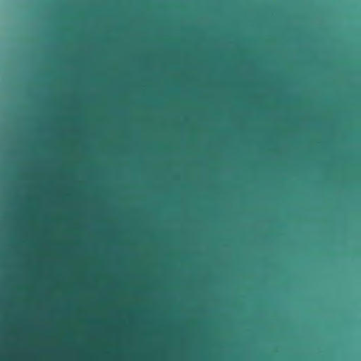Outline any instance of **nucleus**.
Returning <instances> with one entry per match:
<instances>
[{"label": "nucleus", "instance_id": "1", "mask_svg": "<svg viewBox=\"0 0 361 361\" xmlns=\"http://www.w3.org/2000/svg\"><path fill=\"white\" fill-rule=\"evenodd\" d=\"M0 298H279V295H0Z\"/></svg>", "mask_w": 361, "mask_h": 361}, {"label": "nucleus", "instance_id": "2", "mask_svg": "<svg viewBox=\"0 0 361 361\" xmlns=\"http://www.w3.org/2000/svg\"><path fill=\"white\" fill-rule=\"evenodd\" d=\"M0 293H277V291H0Z\"/></svg>", "mask_w": 361, "mask_h": 361}]
</instances>
